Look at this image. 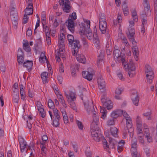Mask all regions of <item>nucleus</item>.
<instances>
[{
	"mask_svg": "<svg viewBox=\"0 0 157 157\" xmlns=\"http://www.w3.org/2000/svg\"><path fill=\"white\" fill-rule=\"evenodd\" d=\"M25 14L30 15L32 14L33 13V6L28 5L27 6L25 10Z\"/></svg>",
	"mask_w": 157,
	"mask_h": 157,
	"instance_id": "21",
	"label": "nucleus"
},
{
	"mask_svg": "<svg viewBox=\"0 0 157 157\" xmlns=\"http://www.w3.org/2000/svg\"><path fill=\"white\" fill-rule=\"evenodd\" d=\"M48 107L50 109H53V110L55 109H54L55 107V105L54 103L51 99H49L48 100Z\"/></svg>",
	"mask_w": 157,
	"mask_h": 157,
	"instance_id": "35",
	"label": "nucleus"
},
{
	"mask_svg": "<svg viewBox=\"0 0 157 157\" xmlns=\"http://www.w3.org/2000/svg\"><path fill=\"white\" fill-rule=\"evenodd\" d=\"M136 122L137 126H140V125H142V123L140 120V118L139 116H137L136 119Z\"/></svg>",
	"mask_w": 157,
	"mask_h": 157,
	"instance_id": "53",
	"label": "nucleus"
},
{
	"mask_svg": "<svg viewBox=\"0 0 157 157\" xmlns=\"http://www.w3.org/2000/svg\"><path fill=\"white\" fill-rule=\"evenodd\" d=\"M1 63H0V70L3 72H4L6 70V67L5 66L2 61H1Z\"/></svg>",
	"mask_w": 157,
	"mask_h": 157,
	"instance_id": "43",
	"label": "nucleus"
},
{
	"mask_svg": "<svg viewBox=\"0 0 157 157\" xmlns=\"http://www.w3.org/2000/svg\"><path fill=\"white\" fill-rule=\"evenodd\" d=\"M122 10L125 16H127L129 13V10L128 6L125 3L122 6Z\"/></svg>",
	"mask_w": 157,
	"mask_h": 157,
	"instance_id": "27",
	"label": "nucleus"
},
{
	"mask_svg": "<svg viewBox=\"0 0 157 157\" xmlns=\"http://www.w3.org/2000/svg\"><path fill=\"white\" fill-rule=\"evenodd\" d=\"M123 116L126 120L127 124V128L128 133L131 134L133 131V129L132 128V119L127 114V112L124 113Z\"/></svg>",
	"mask_w": 157,
	"mask_h": 157,
	"instance_id": "9",
	"label": "nucleus"
},
{
	"mask_svg": "<svg viewBox=\"0 0 157 157\" xmlns=\"http://www.w3.org/2000/svg\"><path fill=\"white\" fill-rule=\"evenodd\" d=\"M77 19V16L76 13L75 12H73L71 14L69 15V18L68 20H75Z\"/></svg>",
	"mask_w": 157,
	"mask_h": 157,
	"instance_id": "36",
	"label": "nucleus"
},
{
	"mask_svg": "<svg viewBox=\"0 0 157 157\" xmlns=\"http://www.w3.org/2000/svg\"><path fill=\"white\" fill-rule=\"evenodd\" d=\"M94 32L93 35V36L94 38V43L96 44L98 46H99L100 42L99 38L97 34V30L95 26L94 28Z\"/></svg>",
	"mask_w": 157,
	"mask_h": 157,
	"instance_id": "20",
	"label": "nucleus"
},
{
	"mask_svg": "<svg viewBox=\"0 0 157 157\" xmlns=\"http://www.w3.org/2000/svg\"><path fill=\"white\" fill-rule=\"evenodd\" d=\"M10 10L11 19H18V13L16 8L11 6H10Z\"/></svg>",
	"mask_w": 157,
	"mask_h": 157,
	"instance_id": "14",
	"label": "nucleus"
},
{
	"mask_svg": "<svg viewBox=\"0 0 157 157\" xmlns=\"http://www.w3.org/2000/svg\"><path fill=\"white\" fill-rule=\"evenodd\" d=\"M142 128V125H140V126H137V133L139 134H142V131L141 128Z\"/></svg>",
	"mask_w": 157,
	"mask_h": 157,
	"instance_id": "62",
	"label": "nucleus"
},
{
	"mask_svg": "<svg viewBox=\"0 0 157 157\" xmlns=\"http://www.w3.org/2000/svg\"><path fill=\"white\" fill-rule=\"evenodd\" d=\"M53 112L55 117L54 119H60L61 117L59 115V111L56 109L53 110Z\"/></svg>",
	"mask_w": 157,
	"mask_h": 157,
	"instance_id": "31",
	"label": "nucleus"
},
{
	"mask_svg": "<svg viewBox=\"0 0 157 157\" xmlns=\"http://www.w3.org/2000/svg\"><path fill=\"white\" fill-rule=\"evenodd\" d=\"M38 110L39 113L41 114V116L43 118H44L46 115V112L44 111V108H40Z\"/></svg>",
	"mask_w": 157,
	"mask_h": 157,
	"instance_id": "39",
	"label": "nucleus"
},
{
	"mask_svg": "<svg viewBox=\"0 0 157 157\" xmlns=\"http://www.w3.org/2000/svg\"><path fill=\"white\" fill-rule=\"evenodd\" d=\"M71 103L70 104V105L71 107L74 110H75V111H77V109L76 108L75 104L73 102V101H70Z\"/></svg>",
	"mask_w": 157,
	"mask_h": 157,
	"instance_id": "52",
	"label": "nucleus"
},
{
	"mask_svg": "<svg viewBox=\"0 0 157 157\" xmlns=\"http://www.w3.org/2000/svg\"><path fill=\"white\" fill-rule=\"evenodd\" d=\"M103 144L104 147L105 149H106L107 148H109V146L108 144L107 143L106 139L104 138L102 140Z\"/></svg>",
	"mask_w": 157,
	"mask_h": 157,
	"instance_id": "48",
	"label": "nucleus"
},
{
	"mask_svg": "<svg viewBox=\"0 0 157 157\" xmlns=\"http://www.w3.org/2000/svg\"><path fill=\"white\" fill-rule=\"evenodd\" d=\"M24 56H22L21 57H17V60L18 63L19 64H22L23 63L24 61Z\"/></svg>",
	"mask_w": 157,
	"mask_h": 157,
	"instance_id": "46",
	"label": "nucleus"
},
{
	"mask_svg": "<svg viewBox=\"0 0 157 157\" xmlns=\"http://www.w3.org/2000/svg\"><path fill=\"white\" fill-rule=\"evenodd\" d=\"M62 115L63 116V120L64 123L65 124H67L68 123V118L66 111H64V112L63 111V112Z\"/></svg>",
	"mask_w": 157,
	"mask_h": 157,
	"instance_id": "34",
	"label": "nucleus"
},
{
	"mask_svg": "<svg viewBox=\"0 0 157 157\" xmlns=\"http://www.w3.org/2000/svg\"><path fill=\"white\" fill-rule=\"evenodd\" d=\"M121 62L125 70L135 71V67L131 59L130 60L129 63H128L125 61L124 58H121Z\"/></svg>",
	"mask_w": 157,
	"mask_h": 157,
	"instance_id": "6",
	"label": "nucleus"
},
{
	"mask_svg": "<svg viewBox=\"0 0 157 157\" xmlns=\"http://www.w3.org/2000/svg\"><path fill=\"white\" fill-rule=\"evenodd\" d=\"M132 51L136 60L137 61L138 59L139 51L137 45H135L132 47Z\"/></svg>",
	"mask_w": 157,
	"mask_h": 157,
	"instance_id": "17",
	"label": "nucleus"
},
{
	"mask_svg": "<svg viewBox=\"0 0 157 157\" xmlns=\"http://www.w3.org/2000/svg\"><path fill=\"white\" fill-rule=\"evenodd\" d=\"M144 135L142 134V136H138V140L140 143L142 145H144V140L143 139Z\"/></svg>",
	"mask_w": 157,
	"mask_h": 157,
	"instance_id": "50",
	"label": "nucleus"
},
{
	"mask_svg": "<svg viewBox=\"0 0 157 157\" xmlns=\"http://www.w3.org/2000/svg\"><path fill=\"white\" fill-rule=\"evenodd\" d=\"M103 58V56L101 53H100L98 55L97 60V65L99 66H100V63L102 62Z\"/></svg>",
	"mask_w": 157,
	"mask_h": 157,
	"instance_id": "30",
	"label": "nucleus"
},
{
	"mask_svg": "<svg viewBox=\"0 0 157 157\" xmlns=\"http://www.w3.org/2000/svg\"><path fill=\"white\" fill-rule=\"evenodd\" d=\"M126 112L125 111L121 109H117L113 111L111 114V117L115 119L122 115L123 116L124 113Z\"/></svg>",
	"mask_w": 157,
	"mask_h": 157,
	"instance_id": "13",
	"label": "nucleus"
},
{
	"mask_svg": "<svg viewBox=\"0 0 157 157\" xmlns=\"http://www.w3.org/2000/svg\"><path fill=\"white\" fill-rule=\"evenodd\" d=\"M57 98L58 99L59 101L62 104L63 106L65 108H66L67 106L65 103V101L63 96L61 94L57 96Z\"/></svg>",
	"mask_w": 157,
	"mask_h": 157,
	"instance_id": "25",
	"label": "nucleus"
},
{
	"mask_svg": "<svg viewBox=\"0 0 157 157\" xmlns=\"http://www.w3.org/2000/svg\"><path fill=\"white\" fill-rule=\"evenodd\" d=\"M121 40L122 43L124 44L126 47H128L129 46V44L126 37H123L121 38Z\"/></svg>",
	"mask_w": 157,
	"mask_h": 157,
	"instance_id": "49",
	"label": "nucleus"
},
{
	"mask_svg": "<svg viewBox=\"0 0 157 157\" xmlns=\"http://www.w3.org/2000/svg\"><path fill=\"white\" fill-rule=\"evenodd\" d=\"M70 101H73L74 100V99H76V96L75 94L72 92H71L70 93Z\"/></svg>",
	"mask_w": 157,
	"mask_h": 157,
	"instance_id": "47",
	"label": "nucleus"
},
{
	"mask_svg": "<svg viewBox=\"0 0 157 157\" xmlns=\"http://www.w3.org/2000/svg\"><path fill=\"white\" fill-rule=\"evenodd\" d=\"M99 27L101 33H105L106 30L107 23H99Z\"/></svg>",
	"mask_w": 157,
	"mask_h": 157,
	"instance_id": "22",
	"label": "nucleus"
},
{
	"mask_svg": "<svg viewBox=\"0 0 157 157\" xmlns=\"http://www.w3.org/2000/svg\"><path fill=\"white\" fill-rule=\"evenodd\" d=\"M128 33H127V36L130 35L133 36L135 33V29L132 28L130 27L128 29Z\"/></svg>",
	"mask_w": 157,
	"mask_h": 157,
	"instance_id": "38",
	"label": "nucleus"
},
{
	"mask_svg": "<svg viewBox=\"0 0 157 157\" xmlns=\"http://www.w3.org/2000/svg\"><path fill=\"white\" fill-rule=\"evenodd\" d=\"M107 124L108 126L113 125L115 124V118L111 117L109 118L107 122Z\"/></svg>",
	"mask_w": 157,
	"mask_h": 157,
	"instance_id": "33",
	"label": "nucleus"
},
{
	"mask_svg": "<svg viewBox=\"0 0 157 157\" xmlns=\"http://www.w3.org/2000/svg\"><path fill=\"white\" fill-rule=\"evenodd\" d=\"M67 37L68 41L69 44L75 40L74 39V36L72 35L68 34L67 35Z\"/></svg>",
	"mask_w": 157,
	"mask_h": 157,
	"instance_id": "41",
	"label": "nucleus"
},
{
	"mask_svg": "<svg viewBox=\"0 0 157 157\" xmlns=\"http://www.w3.org/2000/svg\"><path fill=\"white\" fill-rule=\"evenodd\" d=\"M33 65V61L27 60L25 61L23 63L24 67L27 68L29 72L31 71Z\"/></svg>",
	"mask_w": 157,
	"mask_h": 157,
	"instance_id": "15",
	"label": "nucleus"
},
{
	"mask_svg": "<svg viewBox=\"0 0 157 157\" xmlns=\"http://www.w3.org/2000/svg\"><path fill=\"white\" fill-rule=\"evenodd\" d=\"M17 57L24 56V54L22 49L19 48L17 52Z\"/></svg>",
	"mask_w": 157,
	"mask_h": 157,
	"instance_id": "40",
	"label": "nucleus"
},
{
	"mask_svg": "<svg viewBox=\"0 0 157 157\" xmlns=\"http://www.w3.org/2000/svg\"><path fill=\"white\" fill-rule=\"evenodd\" d=\"M130 41L132 42L133 44L134 45L136 43L134 36L128 35L127 36Z\"/></svg>",
	"mask_w": 157,
	"mask_h": 157,
	"instance_id": "45",
	"label": "nucleus"
},
{
	"mask_svg": "<svg viewBox=\"0 0 157 157\" xmlns=\"http://www.w3.org/2000/svg\"><path fill=\"white\" fill-rule=\"evenodd\" d=\"M23 48L25 51L27 52H30L31 51V48L29 45L28 42L27 41L23 44Z\"/></svg>",
	"mask_w": 157,
	"mask_h": 157,
	"instance_id": "28",
	"label": "nucleus"
},
{
	"mask_svg": "<svg viewBox=\"0 0 157 157\" xmlns=\"http://www.w3.org/2000/svg\"><path fill=\"white\" fill-rule=\"evenodd\" d=\"M85 23H82L79 25V30L81 33L84 34L85 33H87V32H89V30L90 29V21L89 20H86L84 21Z\"/></svg>",
	"mask_w": 157,
	"mask_h": 157,
	"instance_id": "8",
	"label": "nucleus"
},
{
	"mask_svg": "<svg viewBox=\"0 0 157 157\" xmlns=\"http://www.w3.org/2000/svg\"><path fill=\"white\" fill-rule=\"evenodd\" d=\"M48 74L46 72H42L41 75V77L42 80L44 83L48 82L47 78H48Z\"/></svg>",
	"mask_w": 157,
	"mask_h": 157,
	"instance_id": "23",
	"label": "nucleus"
},
{
	"mask_svg": "<svg viewBox=\"0 0 157 157\" xmlns=\"http://www.w3.org/2000/svg\"><path fill=\"white\" fill-rule=\"evenodd\" d=\"M99 23H107L106 21L105 17L104 14L100 13L99 14Z\"/></svg>",
	"mask_w": 157,
	"mask_h": 157,
	"instance_id": "29",
	"label": "nucleus"
},
{
	"mask_svg": "<svg viewBox=\"0 0 157 157\" xmlns=\"http://www.w3.org/2000/svg\"><path fill=\"white\" fill-rule=\"evenodd\" d=\"M137 141L136 139L132 138L131 145V151L132 157H140L137 152Z\"/></svg>",
	"mask_w": 157,
	"mask_h": 157,
	"instance_id": "3",
	"label": "nucleus"
},
{
	"mask_svg": "<svg viewBox=\"0 0 157 157\" xmlns=\"http://www.w3.org/2000/svg\"><path fill=\"white\" fill-rule=\"evenodd\" d=\"M88 31L89 32H87V33H85L84 35H86L88 39L91 40L93 37L92 31L90 29Z\"/></svg>",
	"mask_w": 157,
	"mask_h": 157,
	"instance_id": "37",
	"label": "nucleus"
},
{
	"mask_svg": "<svg viewBox=\"0 0 157 157\" xmlns=\"http://www.w3.org/2000/svg\"><path fill=\"white\" fill-rule=\"evenodd\" d=\"M63 11L67 13H69L71 11V6L65 5L64 8L63 9Z\"/></svg>",
	"mask_w": 157,
	"mask_h": 157,
	"instance_id": "42",
	"label": "nucleus"
},
{
	"mask_svg": "<svg viewBox=\"0 0 157 157\" xmlns=\"http://www.w3.org/2000/svg\"><path fill=\"white\" fill-rule=\"evenodd\" d=\"M77 60L79 62L83 63H85L86 62V58L84 56H82V57L81 58L80 56L79 58H78V59Z\"/></svg>",
	"mask_w": 157,
	"mask_h": 157,
	"instance_id": "57",
	"label": "nucleus"
},
{
	"mask_svg": "<svg viewBox=\"0 0 157 157\" xmlns=\"http://www.w3.org/2000/svg\"><path fill=\"white\" fill-rule=\"evenodd\" d=\"M100 112L101 114V117L103 119L105 118L106 117L107 113V111L105 108L104 107H102L100 106Z\"/></svg>",
	"mask_w": 157,
	"mask_h": 157,
	"instance_id": "26",
	"label": "nucleus"
},
{
	"mask_svg": "<svg viewBox=\"0 0 157 157\" xmlns=\"http://www.w3.org/2000/svg\"><path fill=\"white\" fill-rule=\"evenodd\" d=\"M105 93L102 94V98H101V101L103 107L107 108V109L109 110L113 108V105L110 100L109 98H105Z\"/></svg>",
	"mask_w": 157,
	"mask_h": 157,
	"instance_id": "5",
	"label": "nucleus"
},
{
	"mask_svg": "<svg viewBox=\"0 0 157 157\" xmlns=\"http://www.w3.org/2000/svg\"><path fill=\"white\" fill-rule=\"evenodd\" d=\"M90 128L91 133L93 139L95 141L99 142L100 137L102 136V134H101L99 128L98 127V128H94L93 129Z\"/></svg>",
	"mask_w": 157,
	"mask_h": 157,
	"instance_id": "7",
	"label": "nucleus"
},
{
	"mask_svg": "<svg viewBox=\"0 0 157 157\" xmlns=\"http://www.w3.org/2000/svg\"><path fill=\"white\" fill-rule=\"evenodd\" d=\"M71 73L73 76L75 77L76 76L75 69L74 67H71Z\"/></svg>",
	"mask_w": 157,
	"mask_h": 157,
	"instance_id": "54",
	"label": "nucleus"
},
{
	"mask_svg": "<svg viewBox=\"0 0 157 157\" xmlns=\"http://www.w3.org/2000/svg\"><path fill=\"white\" fill-rule=\"evenodd\" d=\"M143 2L144 13H146L147 16H150L151 14V12L148 0H143Z\"/></svg>",
	"mask_w": 157,
	"mask_h": 157,
	"instance_id": "12",
	"label": "nucleus"
},
{
	"mask_svg": "<svg viewBox=\"0 0 157 157\" xmlns=\"http://www.w3.org/2000/svg\"><path fill=\"white\" fill-rule=\"evenodd\" d=\"M21 98V99L25 100V91H20Z\"/></svg>",
	"mask_w": 157,
	"mask_h": 157,
	"instance_id": "60",
	"label": "nucleus"
},
{
	"mask_svg": "<svg viewBox=\"0 0 157 157\" xmlns=\"http://www.w3.org/2000/svg\"><path fill=\"white\" fill-rule=\"evenodd\" d=\"M68 25L67 27L69 30L72 33H73L75 32V25L74 21L72 20H67Z\"/></svg>",
	"mask_w": 157,
	"mask_h": 157,
	"instance_id": "19",
	"label": "nucleus"
},
{
	"mask_svg": "<svg viewBox=\"0 0 157 157\" xmlns=\"http://www.w3.org/2000/svg\"><path fill=\"white\" fill-rule=\"evenodd\" d=\"M18 19H11L12 23L13 25L15 27V28H17V26L18 24Z\"/></svg>",
	"mask_w": 157,
	"mask_h": 157,
	"instance_id": "56",
	"label": "nucleus"
},
{
	"mask_svg": "<svg viewBox=\"0 0 157 157\" xmlns=\"http://www.w3.org/2000/svg\"><path fill=\"white\" fill-rule=\"evenodd\" d=\"M98 87L101 92L103 93L105 91V83L104 79L101 76H99L97 79Z\"/></svg>",
	"mask_w": 157,
	"mask_h": 157,
	"instance_id": "10",
	"label": "nucleus"
},
{
	"mask_svg": "<svg viewBox=\"0 0 157 157\" xmlns=\"http://www.w3.org/2000/svg\"><path fill=\"white\" fill-rule=\"evenodd\" d=\"M128 71V74L129 77H132L135 75V72L134 71H132L131 70H127Z\"/></svg>",
	"mask_w": 157,
	"mask_h": 157,
	"instance_id": "61",
	"label": "nucleus"
},
{
	"mask_svg": "<svg viewBox=\"0 0 157 157\" xmlns=\"http://www.w3.org/2000/svg\"><path fill=\"white\" fill-rule=\"evenodd\" d=\"M93 78V75L92 74L90 73L89 72L87 75V77L86 78V79L89 81L91 80Z\"/></svg>",
	"mask_w": 157,
	"mask_h": 157,
	"instance_id": "63",
	"label": "nucleus"
},
{
	"mask_svg": "<svg viewBox=\"0 0 157 157\" xmlns=\"http://www.w3.org/2000/svg\"><path fill=\"white\" fill-rule=\"evenodd\" d=\"M145 73L147 74L146 76L147 82L151 83L153 81L154 78V74L152 69L149 65H146L145 66Z\"/></svg>",
	"mask_w": 157,
	"mask_h": 157,
	"instance_id": "2",
	"label": "nucleus"
},
{
	"mask_svg": "<svg viewBox=\"0 0 157 157\" xmlns=\"http://www.w3.org/2000/svg\"><path fill=\"white\" fill-rule=\"evenodd\" d=\"M44 24H42L43 27V31L45 32H49L50 30L49 27L47 26H45Z\"/></svg>",
	"mask_w": 157,
	"mask_h": 157,
	"instance_id": "64",
	"label": "nucleus"
},
{
	"mask_svg": "<svg viewBox=\"0 0 157 157\" xmlns=\"http://www.w3.org/2000/svg\"><path fill=\"white\" fill-rule=\"evenodd\" d=\"M46 17L45 14H42L41 17V20L42 24L46 23Z\"/></svg>",
	"mask_w": 157,
	"mask_h": 157,
	"instance_id": "55",
	"label": "nucleus"
},
{
	"mask_svg": "<svg viewBox=\"0 0 157 157\" xmlns=\"http://www.w3.org/2000/svg\"><path fill=\"white\" fill-rule=\"evenodd\" d=\"M131 98L133 104L136 106H138L139 98L138 94L136 91H134L132 93Z\"/></svg>",
	"mask_w": 157,
	"mask_h": 157,
	"instance_id": "11",
	"label": "nucleus"
},
{
	"mask_svg": "<svg viewBox=\"0 0 157 157\" xmlns=\"http://www.w3.org/2000/svg\"><path fill=\"white\" fill-rule=\"evenodd\" d=\"M60 119H54L53 120V125L55 127H57L59 125V121Z\"/></svg>",
	"mask_w": 157,
	"mask_h": 157,
	"instance_id": "44",
	"label": "nucleus"
},
{
	"mask_svg": "<svg viewBox=\"0 0 157 157\" xmlns=\"http://www.w3.org/2000/svg\"><path fill=\"white\" fill-rule=\"evenodd\" d=\"M121 53L119 49H114L113 52V55L115 60L116 59L117 61L121 60V58H123V56L121 55Z\"/></svg>",
	"mask_w": 157,
	"mask_h": 157,
	"instance_id": "16",
	"label": "nucleus"
},
{
	"mask_svg": "<svg viewBox=\"0 0 157 157\" xmlns=\"http://www.w3.org/2000/svg\"><path fill=\"white\" fill-rule=\"evenodd\" d=\"M72 50V53L74 55H76L78 52V49L80 48L81 45L80 44V42L77 39L73 41L70 44Z\"/></svg>",
	"mask_w": 157,
	"mask_h": 157,
	"instance_id": "4",
	"label": "nucleus"
},
{
	"mask_svg": "<svg viewBox=\"0 0 157 157\" xmlns=\"http://www.w3.org/2000/svg\"><path fill=\"white\" fill-rule=\"evenodd\" d=\"M84 104L88 114H90L91 113L93 114V120L90 124V128H98L99 123V117L96 115V112L94 110L93 103L87 101L84 102Z\"/></svg>",
	"mask_w": 157,
	"mask_h": 157,
	"instance_id": "1",
	"label": "nucleus"
},
{
	"mask_svg": "<svg viewBox=\"0 0 157 157\" xmlns=\"http://www.w3.org/2000/svg\"><path fill=\"white\" fill-rule=\"evenodd\" d=\"M110 140V145L112 146V148H115V141L112 140L111 138H109Z\"/></svg>",
	"mask_w": 157,
	"mask_h": 157,
	"instance_id": "59",
	"label": "nucleus"
},
{
	"mask_svg": "<svg viewBox=\"0 0 157 157\" xmlns=\"http://www.w3.org/2000/svg\"><path fill=\"white\" fill-rule=\"evenodd\" d=\"M64 45H62L60 44H59V52L58 51L57 53L55 54L56 59V61L58 62H59L60 60V57L61 54L60 52V51L63 52V50L64 49Z\"/></svg>",
	"mask_w": 157,
	"mask_h": 157,
	"instance_id": "18",
	"label": "nucleus"
},
{
	"mask_svg": "<svg viewBox=\"0 0 157 157\" xmlns=\"http://www.w3.org/2000/svg\"><path fill=\"white\" fill-rule=\"evenodd\" d=\"M13 101L14 102L18 103V99L19 98V93H14L13 94Z\"/></svg>",
	"mask_w": 157,
	"mask_h": 157,
	"instance_id": "32",
	"label": "nucleus"
},
{
	"mask_svg": "<svg viewBox=\"0 0 157 157\" xmlns=\"http://www.w3.org/2000/svg\"><path fill=\"white\" fill-rule=\"evenodd\" d=\"M110 131L112 135L114 137H117V136L118 130L114 127H112L110 128Z\"/></svg>",
	"mask_w": 157,
	"mask_h": 157,
	"instance_id": "24",
	"label": "nucleus"
},
{
	"mask_svg": "<svg viewBox=\"0 0 157 157\" xmlns=\"http://www.w3.org/2000/svg\"><path fill=\"white\" fill-rule=\"evenodd\" d=\"M76 123L79 129L81 130H83V126L82 123L78 120H77Z\"/></svg>",
	"mask_w": 157,
	"mask_h": 157,
	"instance_id": "51",
	"label": "nucleus"
},
{
	"mask_svg": "<svg viewBox=\"0 0 157 157\" xmlns=\"http://www.w3.org/2000/svg\"><path fill=\"white\" fill-rule=\"evenodd\" d=\"M29 17H28L27 14H24V18L23 20L22 23L23 24H25L28 21Z\"/></svg>",
	"mask_w": 157,
	"mask_h": 157,
	"instance_id": "58",
	"label": "nucleus"
}]
</instances>
